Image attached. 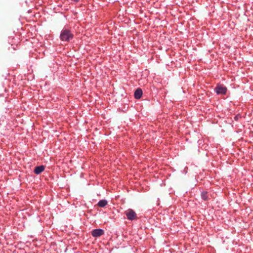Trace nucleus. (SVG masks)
<instances>
[{
	"label": "nucleus",
	"mask_w": 253,
	"mask_h": 253,
	"mask_svg": "<svg viewBox=\"0 0 253 253\" xmlns=\"http://www.w3.org/2000/svg\"><path fill=\"white\" fill-rule=\"evenodd\" d=\"M74 35L70 30L64 28L60 35V40L62 42H69L74 38Z\"/></svg>",
	"instance_id": "obj_1"
},
{
	"label": "nucleus",
	"mask_w": 253,
	"mask_h": 253,
	"mask_svg": "<svg viewBox=\"0 0 253 253\" xmlns=\"http://www.w3.org/2000/svg\"><path fill=\"white\" fill-rule=\"evenodd\" d=\"M214 90L217 94L224 95L227 92V88L223 85L217 84Z\"/></svg>",
	"instance_id": "obj_2"
},
{
	"label": "nucleus",
	"mask_w": 253,
	"mask_h": 253,
	"mask_svg": "<svg viewBox=\"0 0 253 253\" xmlns=\"http://www.w3.org/2000/svg\"><path fill=\"white\" fill-rule=\"evenodd\" d=\"M125 214L126 216L127 219L129 220H133L137 219V215L135 212L132 209H129L125 211Z\"/></svg>",
	"instance_id": "obj_3"
},
{
	"label": "nucleus",
	"mask_w": 253,
	"mask_h": 253,
	"mask_svg": "<svg viewBox=\"0 0 253 253\" xmlns=\"http://www.w3.org/2000/svg\"><path fill=\"white\" fill-rule=\"evenodd\" d=\"M104 234V231L102 229H95L91 231L92 237L96 238L100 237Z\"/></svg>",
	"instance_id": "obj_4"
},
{
	"label": "nucleus",
	"mask_w": 253,
	"mask_h": 253,
	"mask_svg": "<svg viewBox=\"0 0 253 253\" xmlns=\"http://www.w3.org/2000/svg\"><path fill=\"white\" fill-rule=\"evenodd\" d=\"M44 169H45V167L43 165H41V166L35 167L34 171L35 174H39L41 173H42L43 171H44Z\"/></svg>",
	"instance_id": "obj_5"
},
{
	"label": "nucleus",
	"mask_w": 253,
	"mask_h": 253,
	"mask_svg": "<svg viewBox=\"0 0 253 253\" xmlns=\"http://www.w3.org/2000/svg\"><path fill=\"white\" fill-rule=\"evenodd\" d=\"M142 90L141 88H138L134 92V96L135 99H140L142 95Z\"/></svg>",
	"instance_id": "obj_6"
},
{
	"label": "nucleus",
	"mask_w": 253,
	"mask_h": 253,
	"mask_svg": "<svg viewBox=\"0 0 253 253\" xmlns=\"http://www.w3.org/2000/svg\"><path fill=\"white\" fill-rule=\"evenodd\" d=\"M201 196L202 199L205 201H208L210 199L209 197L208 193L207 191H204L201 192Z\"/></svg>",
	"instance_id": "obj_7"
},
{
	"label": "nucleus",
	"mask_w": 253,
	"mask_h": 253,
	"mask_svg": "<svg viewBox=\"0 0 253 253\" xmlns=\"http://www.w3.org/2000/svg\"><path fill=\"white\" fill-rule=\"evenodd\" d=\"M108 204V202L106 200L103 199L100 200L97 203V206L100 208L105 207Z\"/></svg>",
	"instance_id": "obj_8"
},
{
	"label": "nucleus",
	"mask_w": 253,
	"mask_h": 253,
	"mask_svg": "<svg viewBox=\"0 0 253 253\" xmlns=\"http://www.w3.org/2000/svg\"><path fill=\"white\" fill-rule=\"evenodd\" d=\"M234 119L235 120H238V116H235V118H234Z\"/></svg>",
	"instance_id": "obj_9"
}]
</instances>
